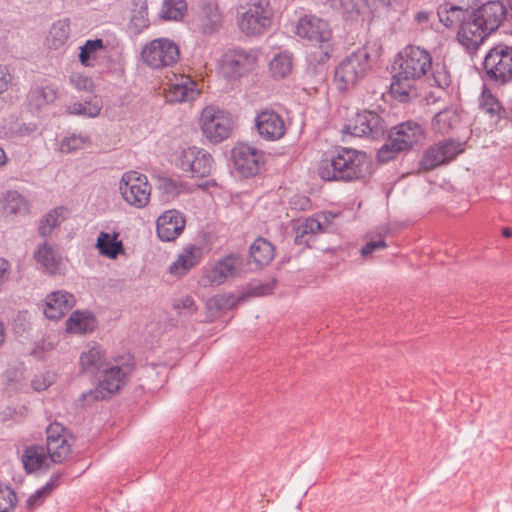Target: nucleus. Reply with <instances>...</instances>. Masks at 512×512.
Listing matches in <instances>:
<instances>
[{"mask_svg": "<svg viewBox=\"0 0 512 512\" xmlns=\"http://www.w3.org/2000/svg\"><path fill=\"white\" fill-rule=\"evenodd\" d=\"M398 68L393 76L390 91L400 102L418 97L416 82L426 77L432 68L430 53L419 46H407L395 61Z\"/></svg>", "mask_w": 512, "mask_h": 512, "instance_id": "f257e3e1", "label": "nucleus"}, {"mask_svg": "<svg viewBox=\"0 0 512 512\" xmlns=\"http://www.w3.org/2000/svg\"><path fill=\"white\" fill-rule=\"evenodd\" d=\"M507 16L501 1H489L470 10V19L458 30L459 42L468 50H476L491 33L495 32Z\"/></svg>", "mask_w": 512, "mask_h": 512, "instance_id": "f03ea898", "label": "nucleus"}, {"mask_svg": "<svg viewBox=\"0 0 512 512\" xmlns=\"http://www.w3.org/2000/svg\"><path fill=\"white\" fill-rule=\"evenodd\" d=\"M318 173L325 181L353 182L366 178L370 165L364 152L342 147L322 159Z\"/></svg>", "mask_w": 512, "mask_h": 512, "instance_id": "7ed1b4c3", "label": "nucleus"}, {"mask_svg": "<svg viewBox=\"0 0 512 512\" xmlns=\"http://www.w3.org/2000/svg\"><path fill=\"white\" fill-rule=\"evenodd\" d=\"M425 130L418 122L408 120L390 129L387 141L379 148L377 159L381 163L394 160L398 154L423 145Z\"/></svg>", "mask_w": 512, "mask_h": 512, "instance_id": "20e7f679", "label": "nucleus"}, {"mask_svg": "<svg viewBox=\"0 0 512 512\" xmlns=\"http://www.w3.org/2000/svg\"><path fill=\"white\" fill-rule=\"evenodd\" d=\"M133 367L134 358L129 354L116 358L114 364L108 363L97 375L99 379L97 387L82 394L83 400L89 403L110 398L125 385Z\"/></svg>", "mask_w": 512, "mask_h": 512, "instance_id": "39448f33", "label": "nucleus"}, {"mask_svg": "<svg viewBox=\"0 0 512 512\" xmlns=\"http://www.w3.org/2000/svg\"><path fill=\"white\" fill-rule=\"evenodd\" d=\"M237 13L238 26L246 36L264 34L272 25L273 9L269 0H244Z\"/></svg>", "mask_w": 512, "mask_h": 512, "instance_id": "423d86ee", "label": "nucleus"}, {"mask_svg": "<svg viewBox=\"0 0 512 512\" xmlns=\"http://www.w3.org/2000/svg\"><path fill=\"white\" fill-rule=\"evenodd\" d=\"M370 55L366 49H359L344 57L334 71V84L339 91L354 88L366 75Z\"/></svg>", "mask_w": 512, "mask_h": 512, "instance_id": "0eeeda50", "label": "nucleus"}, {"mask_svg": "<svg viewBox=\"0 0 512 512\" xmlns=\"http://www.w3.org/2000/svg\"><path fill=\"white\" fill-rule=\"evenodd\" d=\"M483 64L490 81L499 85L508 83L512 80V47L496 45L486 54Z\"/></svg>", "mask_w": 512, "mask_h": 512, "instance_id": "6e6552de", "label": "nucleus"}, {"mask_svg": "<svg viewBox=\"0 0 512 512\" xmlns=\"http://www.w3.org/2000/svg\"><path fill=\"white\" fill-rule=\"evenodd\" d=\"M142 59L153 69H162L176 64L180 58L178 45L168 38H157L146 44Z\"/></svg>", "mask_w": 512, "mask_h": 512, "instance_id": "1a4fd4ad", "label": "nucleus"}, {"mask_svg": "<svg viewBox=\"0 0 512 512\" xmlns=\"http://www.w3.org/2000/svg\"><path fill=\"white\" fill-rule=\"evenodd\" d=\"M203 134L210 142L219 143L229 137L232 130L230 113L215 106L203 109L200 118Z\"/></svg>", "mask_w": 512, "mask_h": 512, "instance_id": "9d476101", "label": "nucleus"}, {"mask_svg": "<svg viewBox=\"0 0 512 512\" xmlns=\"http://www.w3.org/2000/svg\"><path fill=\"white\" fill-rule=\"evenodd\" d=\"M119 191L129 205L144 208L150 200L151 186L145 175L128 171L120 180Z\"/></svg>", "mask_w": 512, "mask_h": 512, "instance_id": "9b49d317", "label": "nucleus"}, {"mask_svg": "<svg viewBox=\"0 0 512 512\" xmlns=\"http://www.w3.org/2000/svg\"><path fill=\"white\" fill-rule=\"evenodd\" d=\"M296 34L319 46V51H325V47L333 48L332 30L326 20L314 15L301 17L296 26Z\"/></svg>", "mask_w": 512, "mask_h": 512, "instance_id": "f8f14e48", "label": "nucleus"}, {"mask_svg": "<svg viewBox=\"0 0 512 512\" xmlns=\"http://www.w3.org/2000/svg\"><path fill=\"white\" fill-rule=\"evenodd\" d=\"M388 129L386 121L375 111L364 110L356 114L353 121L343 128V133L356 137L377 139Z\"/></svg>", "mask_w": 512, "mask_h": 512, "instance_id": "ddd939ff", "label": "nucleus"}, {"mask_svg": "<svg viewBox=\"0 0 512 512\" xmlns=\"http://www.w3.org/2000/svg\"><path fill=\"white\" fill-rule=\"evenodd\" d=\"M176 165L191 177H207L213 168L212 156L204 149L192 146L183 149L178 158Z\"/></svg>", "mask_w": 512, "mask_h": 512, "instance_id": "4468645a", "label": "nucleus"}, {"mask_svg": "<svg viewBox=\"0 0 512 512\" xmlns=\"http://www.w3.org/2000/svg\"><path fill=\"white\" fill-rule=\"evenodd\" d=\"M464 151L459 141L448 139L430 146L420 160V167L430 171L454 160Z\"/></svg>", "mask_w": 512, "mask_h": 512, "instance_id": "2eb2a0df", "label": "nucleus"}, {"mask_svg": "<svg viewBox=\"0 0 512 512\" xmlns=\"http://www.w3.org/2000/svg\"><path fill=\"white\" fill-rule=\"evenodd\" d=\"M243 271V258L231 253L218 260L204 273V280L211 286H219L227 280L238 277Z\"/></svg>", "mask_w": 512, "mask_h": 512, "instance_id": "dca6fc26", "label": "nucleus"}, {"mask_svg": "<svg viewBox=\"0 0 512 512\" xmlns=\"http://www.w3.org/2000/svg\"><path fill=\"white\" fill-rule=\"evenodd\" d=\"M235 169L244 177L255 176L263 167L264 153L247 144H238L232 149Z\"/></svg>", "mask_w": 512, "mask_h": 512, "instance_id": "f3484780", "label": "nucleus"}, {"mask_svg": "<svg viewBox=\"0 0 512 512\" xmlns=\"http://www.w3.org/2000/svg\"><path fill=\"white\" fill-rule=\"evenodd\" d=\"M255 127L259 136L267 141L279 140L286 133L283 117L269 109L262 110L256 115Z\"/></svg>", "mask_w": 512, "mask_h": 512, "instance_id": "a211bd4d", "label": "nucleus"}, {"mask_svg": "<svg viewBox=\"0 0 512 512\" xmlns=\"http://www.w3.org/2000/svg\"><path fill=\"white\" fill-rule=\"evenodd\" d=\"M256 56L244 50L228 51L223 57L222 70L225 76L236 79L252 70Z\"/></svg>", "mask_w": 512, "mask_h": 512, "instance_id": "6ab92c4d", "label": "nucleus"}, {"mask_svg": "<svg viewBox=\"0 0 512 512\" xmlns=\"http://www.w3.org/2000/svg\"><path fill=\"white\" fill-rule=\"evenodd\" d=\"M185 223V218L179 211H165L157 219V235L162 241H173L183 232Z\"/></svg>", "mask_w": 512, "mask_h": 512, "instance_id": "aec40b11", "label": "nucleus"}, {"mask_svg": "<svg viewBox=\"0 0 512 512\" xmlns=\"http://www.w3.org/2000/svg\"><path fill=\"white\" fill-rule=\"evenodd\" d=\"M74 304L73 294L66 291L52 292L47 296L44 314L51 320H59L74 307Z\"/></svg>", "mask_w": 512, "mask_h": 512, "instance_id": "412c9836", "label": "nucleus"}, {"mask_svg": "<svg viewBox=\"0 0 512 512\" xmlns=\"http://www.w3.org/2000/svg\"><path fill=\"white\" fill-rule=\"evenodd\" d=\"M197 95L196 83L189 76L180 75L169 84L166 98L170 102H185L194 100Z\"/></svg>", "mask_w": 512, "mask_h": 512, "instance_id": "4be33fe9", "label": "nucleus"}, {"mask_svg": "<svg viewBox=\"0 0 512 512\" xmlns=\"http://www.w3.org/2000/svg\"><path fill=\"white\" fill-rule=\"evenodd\" d=\"M439 21L447 28L459 26L462 29L464 23L470 19V10L445 1L437 9Z\"/></svg>", "mask_w": 512, "mask_h": 512, "instance_id": "5701e85b", "label": "nucleus"}, {"mask_svg": "<svg viewBox=\"0 0 512 512\" xmlns=\"http://www.w3.org/2000/svg\"><path fill=\"white\" fill-rule=\"evenodd\" d=\"M333 48L325 47V51H315L310 55L305 76L314 83H321L326 79V62L331 57Z\"/></svg>", "mask_w": 512, "mask_h": 512, "instance_id": "b1692460", "label": "nucleus"}, {"mask_svg": "<svg viewBox=\"0 0 512 512\" xmlns=\"http://www.w3.org/2000/svg\"><path fill=\"white\" fill-rule=\"evenodd\" d=\"M22 463L27 473H33L37 470L50 468V461L46 450L40 445L28 446L22 454Z\"/></svg>", "mask_w": 512, "mask_h": 512, "instance_id": "393cba45", "label": "nucleus"}, {"mask_svg": "<svg viewBox=\"0 0 512 512\" xmlns=\"http://www.w3.org/2000/svg\"><path fill=\"white\" fill-rule=\"evenodd\" d=\"M107 364L100 346L93 345L80 355V367L83 373L96 376Z\"/></svg>", "mask_w": 512, "mask_h": 512, "instance_id": "a878e982", "label": "nucleus"}, {"mask_svg": "<svg viewBox=\"0 0 512 512\" xmlns=\"http://www.w3.org/2000/svg\"><path fill=\"white\" fill-rule=\"evenodd\" d=\"M201 249L189 246L183 250L177 260L170 266V273L176 276L184 275L188 270L198 264L201 258Z\"/></svg>", "mask_w": 512, "mask_h": 512, "instance_id": "bb28decb", "label": "nucleus"}, {"mask_svg": "<svg viewBox=\"0 0 512 512\" xmlns=\"http://www.w3.org/2000/svg\"><path fill=\"white\" fill-rule=\"evenodd\" d=\"M222 23V15L215 4H205L198 16V25L204 34L216 32Z\"/></svg>", "mask_w": 512, "mask_h": 512, "instance_id": "cd10ccee", "label": "nucleus"}, {"mask_svg": "<svg viewBox=\"0 0 512 512\" xmlns=\"http://www.w3.org/2000/svg\"><path fill=\"white\" fill-rule=\"evenodd\" d=\"M460 123V115L453 108L439 111L432 119V129L439 134H448Z\"/></svg>", "mask_w": 512, "mask_h": 512, "instance_id": "c85d7f7f", "label": "nucleus"}, {"mask_svg": "<svg viewBox=\"0 0 512 512\" xmlns=\"http://www.w3.org/2000/svg\"><path fill=\"white\" fill-rule=\"evenodd\" d=\"M96 327V319L90 312L75 311L66 321V329L70 333L85 334Z\"/></svg>", "mask_w": 512, "mask_h": 512, "instance_id": "c756f323", "label": "nucleus"}, {"mask_svg": "<svg viewBox=\"0 0 512 512\" xmlns=\"http://www.w3.org/2000/svg\"><path fill=\"white\" fill-rule=\"evenodd\" d=\"M117 237V233L100 232L96 242V248L99 250V253L111 259H115L119 254L123 253V244L117 240Z\"/></svg>", "mask_w": 512, "mask_h": 512, "instance_id": "7c9ffc66", "label": "nucleus"}, {"mask_svg": "<svg viewBox=\"0 0 512 512\" xmlns=\"http://www.w3.org/2000/svg\"><path fill=\"white\" fill-rule=\"evenodd\" d=\"M36 261L41 264L50 274H55L59 270L61 257L58 252L47 243L39 245L34 254Z\"/></svg>", "mask_w": 512, "mask_h": 512, "instance_id": "2f4dec72", "label": "nucleus"}, {"mask_svg": "<svg viewBox=\"0 0 512 512\" xmlns=\"http://www.w3.org/2000/svg\"><path fill=\"white\" fill-rule=\"evenodd\" d=\"M70 36V22L67 18L53 23L47 36L48 46L53 49L63 47Z\"/></svg>", "mask_w": 512, "mask_h": 512, "instance_id": "473e14b6", "label": "nucleus"}, {"mask_svg": "<svg viewBox=\"0 0 512 512\" xmlns=\"http://www.w3.org/2000/svg\"><path fill=\"white\" fill-rule=\"evenodd\" d=\"M250 256L257 265H268L274 258V247L264 238H257L250 246Z\"/></svg>", "mask_w": 512, "mask_h": 512, "instance_id": "72a5a7b5", "label": "nucleus"}, {"mask_svg": "<svg viewBox=\"0 0 512 512\" xmlns=\"http://www.w3.org/2000/svg\"><path fill=\"white\" fill-rule=\"evenodd\" d=\"M269 69L274 78L287 77L293 69L292 54L286 51L276 54L269 63Z\"/></svg>", "mask_w": 512, "mask_h": 512, "instance_id": "f704fd0d", "label": "nucleus"}, {"mask_svg": "<svg viewBox=\"0 0 512 512\" xmlns=\"http://www.w3.org/2000/svg\"><path fill=\"white\" fill-rule=\"evenodd\" d=\"M49 461L54 464H60L67 460L71 453V445L67 438L48 441L44 447Z\"/></svg>", "mask_w": 512, "mask_h": 512, "instance_id": "c9c22d12", "label": "nucleus"}, {"mask_svg": "<svg viewBox=\"0 0 512 512\" xmlns=\"http://www.w3.org/2000/svg\"><path fill=\"white\" fill-rule=\"evenodd\" d=\"M295 243L298 245L306 244L309 236L317 232L323 231L322 224L315 218H307L303 222L298 223L295 227Z\"/></svg>", "mask_w": 512, "mask_h": 512, "instance_id": "e433bc0d", "label": "nucleus"}, {"mask_svg": "<svg viewBox=\"0 0 512 512\" xmlns=\"http://www.w3.org/2000/svg\"><path fill=\"white\" fill-rule=\"evenodd\" d=\"M103 49L104 44L101 39L87 40L85 44L80 47V63L86 67H93L97 59V53Z\"/></svg>", "mask_w": 512, "mask_h": 512, "instance_id": "4c0bfd02", "label": "nucleus"}, {"mask_svg": "<svg viewBox=\"0 0 512 512\" xmlns=\"http://www.w3.org/2000/svg\"><path fill=\"white\" fill-rule=\"evenodd\" d=\"M28 97L30 104L36 109H40L41 107L52 103L57 97V92L51 86H41L32 89Z\"/></svg>", "mask_w": 512, "mask_h": 512, "instance_id": "58836bf2", "label": "nucleus"}, {"mask_svg": "<svg viewBox=\"0 0 512 512\" xmlns=\"http://www.w3.org/2000/svg\"><path fill=\"white\" fill-rule=\"evenodd\" d=\"M235 301L232 295L218 294L209 298L206 302L208 317L213 319L221 310L230 309Z\"/></svg>", "mask_w": 512, "mask_h": 512, "instance_id": "ea45409f", "label": "nucleus"}, {"mask_svg": "<svg viewBox=\"0 0 512 512\" xmlns=\"http://www.w3.org/2000/svg\"><path fill=\"white\" fill-rule=\"evenodd\" d=\"M185 0H164L160 16L165 20H179L186 12Z\"/></svg>", "mask_w": 512, "mask_h": 512, "instance_id": "a19ab883", "label": "nucleus"}, {"mask_svg": "<svg viewBox=\"0 0 512 512\" xmlns=\"http://www.w3.org/2000/svg\"><path fill=\"white\" fill-rule=\"evenodd\" d=\"M156 187L166 196V199L174 198L183 189L182 183L179 180L167 176H158L156 178Z\"/></svg>", "mask_w": 512, "mask_h": 512, "instance_id": "79ce46f5", "label": "nucleus"}, {"mask_svg": "<svg viewBox=\"0 0 512 512\" xmlns=\"http://www.w3.org/2000/svg\"><path fill=\"white\" fill-rule=\"evenodd\" d=\"M101 111V105L98 102H74L68 106V112L70 114L85 116V117H96Z\"/></svg>", "mask_w": 512, "mask_h": 512, "instance_id": "37998d69", "label": "nucleus"}, {"mask_svg": "<svg viewBox=\"0 0 512 512\" xmlns=\"http://www.w3.org/2000/svg\"><path fill=\"white\" fill-rule=\"evenodd\" d=\"M430 70L432 71L431 77L429 78V81H432L430 82L431 86H437L444 89L451 84V76L445 64H432V68Z\"/></svg>", "mask_w": 512, "mask_h": 512, "instance_id": "c03bdc74", "label": "nucleus"}, {"mask_svg": "<svg viewBox=\"0 0 512 512\" xmlns=\"http://www.w3.org/2000/svg\"><path fill=\"white\" fill-rule=\"evenodd\" d=\"M6 209L10 213L25 214L28 212V205L22 195L16 191H10L6 195Z\"/></svg>", "mask_w": 512, "mask_h": 512, "instance_id": "a18cd8bd", "label": "nucleus"}, {"mask_svg": "<svg viewBox=\"0 0 512 512\" xmlns=\"http://www.w3.org/2000/svg\"><path fill=\"white\" fill-rule=\"evenodd\" d=\"M59 209H53L47 213L40 221L39 234L46 237L51 234L53 228L58 225Z\"/></svg>", "mask_w": 512, "mask_h": 512, "instance_id": "49530a36", "label": "nucleus"}, {"mask_svg": "<svg viewBox=\"0 0 512 512\" xmlns=\"http://www.w3.org/2000/svg\"><path fill=\"white\" fill-rule=\"evenodd\" d=\"M274 288H275V280L266 281L263 283H261V282L250 283L248 285L247 295L254 296V297L265 296V295L272 293Z\"/></svg>", "mask_w": 512, "mask_h": 512, "instance_id": "de8ad7c7", "label": "nucleus"}, {"mask_svg": "<svg viewBox=\"0 0 512 512\" xmlns=\"http://www.w3.org/2000/svg\"><path fill=\"white\" fill-rule=\"evenodd\" d=\"M16 501V494L11 488L0 487V512H10L11 510H13Z\"/></svg>", "mask_w": 512, "mask_h": 512, "instance_id": "09e8293b", "label": "nucleus"}, {"mask_svg": "<svg viewBox=\"0 0 512 512\" xmlns=\"http://www.w3.org/2000/svg\"><path fill=\"white\" fill-rule=\"evenodd\" d=\"M86 141V137L71 135L62 140L60 144V150L63 153H72L78 149H81Z\"/></svg>", "mask_w": 512, "mask_h": 512, "instance_id": "8fccbe9b", "label": "nucleus"}, {"mask_svg": "<svg viewBox=\"0 0 512 512\" xmlns=\"http://www.w3.org/2000/svg\"><path fill=\"white\" fill-rule=\"evenodd\" d=\"M480 108L484 113L489 114L491 117L499 116L502 109L499 101L492 95L483 96Z\"/></svg>", "mask_w": 512, "mask_h": 512, "instance_id": "3c124183", "label": "nucleus"}, {"mask_svg": "<svg viewBox=\"0 0 512 512\" xmlns=\"http://www.w3.org/2000/svg\"><path fill=\"white\" fill-rule=\"evenodd\" d=\"M173 308L179 313L184 310L187 315H192L197 309L195 301L191 296H184L175 299L173 302Z\"/></svg>", "mask_w": 512, "mask_h": 512, "instance_id": "603ef678", "label": "nucleus"}, {"mask_svg": "<svg viewBox=\"0 0 512 512\" xmlns=\"http://www.w3.org/2000/svg\"><path fill=\"white\" fill-rule=\"evenodd\" d=\"M340 3L344 13L353 16L359 14L363 0H341Z\"/></svg>", "mask_w": 512, "mask_h": 512, "instance_id": "864d4df0", "label": "nucleus"}, {"mask_svg": "<svg viewBox=\"0 0 512 512\" xmlns=\"http://www.w3.org/2000/svg\"><path fill=\"white\" fill-rule=\"evenodd\" d=\"M64 432L65 428L60 423H51L46 429L47 442L51 441V439L58 440L66 438Z\"/></svg>", "mask_w": 512, "mask_h": 512, "instance_id": "5fc2aeb1", "label": "nucleus"}, {"mask_svg": "<svg viewBox=\"0 0 512 512\" xmlns=\"http://www.w3.org/2000/svg\"><path fill=\"white\" fill-rule=\"evenodd\" d=\"M386 247H387V244L384 240L370 241V242H367L361 248V255L363 257H368V256L372 255L375 251L384 249Z\"/></svg>", "mask_w": 512, "mask_h": 512, "instance_id": "6e6d98bb", "label": "nucleus"}, {"mask_svg": "<svg viewBox=\"0 0 512 512\" xmlns=\"http://www.w3.org/2000/svg\"><path fill=\"white\" fill-rule=\"evenodd\" d=\"M71 82L74 83L75 87L78 90L88 91L91 90L93 86L92 80L88 77L83 76H73L71 78Z\"/></svg>", "mask_w": 512, "mask_h": 512, "instance_id": "4d7b16f0", "label": "nucleus"}, {"mask_svg": "<svg viewBox=\"0 0 512 512\" xmlns=\"http://www.w3.org/2000/svg\"><path fill=\"white\" fill-rule=\"evenodd\" d=\"M12 80L11 74L4 66H0V94L7 90L8 85Z\"/></svg>", "mask_w": 512, "mask_h": 512, "instance_id": "13d9d810", "label": "nucleus"}, {"mask_svg": "<svg viewBox=\"0 0 512 512\" xmlns=\"http://www.w3.org/2000/svg\"><path fill=\"white\" fill-rule=\"evenodd\" d=\"M43 495L39 490H37L35 493H33L28 499H27V506L28 508L32 509L38 505L41 504V501L43 499Z\"/></svg>", "mask_w": 512, "mask_h": 512, "instance_id": "bf43d9fd", "label": "nucleus"}, {"mask_svg": "<svg viewBox=\"0 0 512 512\" xmlns=\"http://www.w3.org/2000/svg\"><path fill=\"white\" fill-rule=\"evenodd\" d=\"M428 19H429V13L426 11H418L414 16V20L417 23H426L428 21Z\"/></svg>", "mask_w": 512, "mask_h": 512, "instance_id": "052dcab7", "label": "nucleus"}, {"mask_svg": "<svg viewBox=\"0 0 512 512\" xmlns=\"http://www.w3.org/2000/svg\"><path fill=\"white\" fill-rule=\"evenodd\" d=\"M132 22L138 26V27H146L147 26V19L143 15L141 16H133Z\"/></svg>", "mask_w": 512, "mask_h": 512, "instance_id": "680f3d73", "label": "nucleus"}, {"mask_svg": "<svg viewBox=\"0 0 512 512\" xmlns=\"http://www.w3.org/2000/svg\"><path fill=\"white\" fill-rule=\"evenodd\" d=\"M56 486L53 485L50 481L46 483L45 486H43L41 489H39V492L43 495V497L50 494V492L55 488Z\"/></svg>", "mask_w": 512, "mask_h": 512, "instance_id": "e2e57ef3", "label": "nucleus"}, {"mask_svg": "<svg viewBox=\"0 0 512 512\" xmlns=\"http://www.w3.org/2000/svg\"><path fill=\"white\" fill-rule=\"evenodd\" d=\"M9 263L5 259H0V281L2 282V278L5 273L8 271Z\"/></svg>", "mask_w": 512, "mask_h": 512, "instance_id": "0e129e2a", "label": "nucleus"}, {"mask_svg": "<svg viewBox=\"0 0 512 512\" xmlns=\"http://www.w3.org/2000/svg\"><path fill=\"white\" fill-rule=\"evenodd\" d=\"M60 479H61V473H54L50 479V482L53 483V485L57 487Z\"/></svg>", "mask_w": 512, "mask_h": 512, "instance_id": "69168bd1", "label": "nucleus"}, {"mask_svg": "<svg viewBox=\"0 0 512 512\" xmlns=\"http://www.w3.org/2000/svg\"><path fill=\"white\" fill-rule=\"evenodd\" d=\"M7 163V156L5 151L0 147V167Z\"/></svg>", "mask_w": 512, "mask_h": 512, "instance_id": "338daca9", "label": "nucleus"}, {"mask_svg": "<svg viewBox=\"0 0 512 512\" xmlns=\"http://www.w3.org/2000/svg\"><path fill=\"white\" fill-rule=\"evenodd\" d=\"M502 235L506 238H510L512 236V230L508 227L502 228Z\"/></svg>", "mask_w": 512, "mask_h": 512, "instance_id": "774afa93", "label": "nucleus"}]
</instances>
